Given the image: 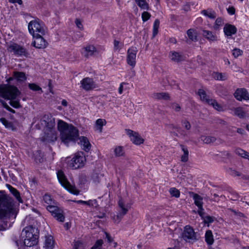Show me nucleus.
Returning <instances> with one entry per match:
<instances>
[{
    "instance_id": "nucleus-50",
    "label": "nucleus",
    "mask_w": 249,
    "mask_h": 249,
    "mask_svg": "<svg viewBox=\"0 0 249 249\" xmlns=\"http://www.w3.org/2000/svg\"><path fill=\"white\" fill-rule=\"evenodd\" d=\"M106 238L109 243H112V246L113 248H116L117 246V243L116 242H113L112 237L107 233L105 232Z\"/></svg>"
},
{
    "instance_id": "nucleus-60",
    "label": "nucleus",
    "mask_w": 249,
    "mask_h": 249,
    "mask_svg": "<svg viewBox=\"0 0 249 249\" xmlns=\"http://www.w3.org/2000/svg\"><path fill=\"white\" fill-rule=\"evenodd\" d=\"M73 202H75L78 204H88V201H84L82 200H77V201H73Z\"/></svg>"
},
{
    "instance_id": "nucleus-58",
    "label": "nucleus",
    "mask_w": 249,
    "mask_h": 249,
    "mask_svg": "<svg viewBox=\"0 0 249 249\" xmlns=\"http://www.w3.org/2000/svg\"><path fill=\"white\" fill-rule=\"evenodd\" d=\"M228 12L229 14L232 15L235 13V9L233 7H230L227 9Z\"/></svg>"
},
{
    "instance_id": "nucleus-24",
    "label": "nucleus",
    "mask_w": 249,
    "mask_h": 249,
    "mask_svg": "<svg viewBox=\"0 0 249 249\" xmlns=\"http://www.w3.org/2000/svg\"><path fill=\"white\" fill-rule=\"evenodd\" d=\"M107 121L104 119H98L95 122L94 128L96 131L101 133L103 131V127L106 125Z\"/></svg>"
},
{
    "instance_id": "nucleus-13",
    "label": "nucleus",
    "mask_w": 249,
    "mask_h": 249,
    "mask_svg": "<svg viewBox=\"0 0 249 249\" xmlns=\"http://www.w3.org/2000/svg\"><path fill=\"white\" fill-rule=\"evenodd\" d=\"M126 134L128 136L131 142L134 144L139 145L144 142V139L136 131L131 129H125Z\"/></svg>"
},
{
    "instance_id": "nucleus-26",
    "label": "nucleus",
    "mask_w": 249,
    "mask_h": 249,
    "mask_svg": "<svg viewBox=\"0 0 249 249\" xmlns=\"http://www.w3.org/2000/svg\"><path fill=\"white\" fill-rule=\"evenodd\" d=\"M202 35L205 38L210 41H215L217 39L216 35L210 31L203 30Z\"/></svg>"
},
{
    "instance_id": "nucleus-59",
    "label": "nucleus",
    "mask_w": 249,
    "mask_h": 249,
    "mask_svg": "<svg viewBox=\"0 0 249 249\" xmlns=\"http://www.w3.org/2000/svg\"><path fill=\"white\" fill-rule=\"evenodd\" d=\"M1 103L3 104L4 107L7 109V110H9L10 111L12 112V113H15V111L11 108L8 105H7V104H4V103H3V102L1 101Z\"/></svg>"
},
{
    "instance_id": "nucleus-47",
    "label": "nucleus",
    "mask_w": 249,
    "mask_h": 249,
    "mask_svg": "<svg viewBox=\"0 0 249 249\" xmlns=\"http://www.w3.org/2000/svg\"><path fill=\"white\" fill-rule=\"evenodd\" d=\"M123 46V43L117 40L114 41V48L115 50L119 51Z\"/></svg>"
},
{
    "instance_id": "nucleus-36",
    "label": "nucleus",
    "mask_w": 249,
    "mask_h": 249,
    "mask_svg": "<svg viewBox=\"0 0 249 249\" xmlns=\"http://www.w3.org/2000/svg\"><path fill=\"white\" fill-rule=\"evenodd\" d=\"M43 200L47 205H51L55 204L54 201L52 199L51 196L49 195H44L43 196Z\"/></svg>"
},
{
    "instance_id": "nucleus-35",
    "label": "nucleus",
    "mask_w": 249,
    "mask_h": 249,
    "mask_svg": "<svg viewBox=\"0 0 249 249\" xmlns=\"http://www.w3.org/2000/svg\"><path fill=\"white\" fill-rule=\"evenodd\" d=\"M0 121L6 128L11 130L14 129V127L13 124L9 122L6 119L1 118L0 119Z\"/></svg>"
},
{
    "instance_id": "nucleus-57",
    "label": "nucleus",
    "mask_w": 249,
    "mask_h": 249,
    "mask_svg": "<svg viewBox=\"0 0 249 249\" xmlns=\"http://www.w3.org/2000/svg\"><path fill=\"white\" fill-rule=\"evenodd\" d=\"M125 84L124 83H122L120 84L118 89V92L120 94L123 93L124 91V85Z\"/></svg>"
},
{
    "instance_id": "nucleus-45",
    "label": "nucleus",
    "mask_w": 249,
    "mask_h": 249,
    "mask_svg": "<svg viewBox=\"0 0 249 249\" xmlns=\"http://www.w3.org/2000/svg\"><path fill=\"white\" fill-rule=\"evenodd\" d=\"M202 219L203 220V222L205 224L207 225V226H209V224L213 222V219L210 216H206L204 217L203 215L201 216Z\"/></svg>"
},
{
    "instance_id": "nucleus-64",
    "label": "nucleus",
    "mask_w": 249,
    "mask_h": 249,
    "mask_svg": "<svg viewBox=\"0 0 249 249\" xmlns=\"http://www.w3.org/2000/svg\"><path fill=\"white\" fill-rule=\"evenodd\" d=\"M12 80H13V78L12 77H10V78L7 79L6 81L8 82H9L10 81H11Z\"/></svg>"
},
{
    "instance_id": "nucleus-48",
    "label": "nucleus",
    "mask_w": 249,
    "mask_h": 249,
    "mask_svg": "<svg viewBox=\"0 0 249 249\" xmlns=\"http://www.w3.org/2000/svg\"><path fill=\"white\" fill-rule=\"evenodd\" d=\"M234 113L239 117H243L245 115V113L243 110L242 108L237 107L235 109Z\"/></svg>"
},
{
    "instance_id": "nucleus-61",
    "label": "nucleus",
    "mask_w": 249,
    "mask_h": 249,
    "mask_svg": "<svg viewBox=\"0 0 249 249\" xmlns=\"http://www.w3.org/2000/svg\"><path fill=\"white\" fill-rule=\"evenodd\" d=\"M30 216H26L23 222V224L24 225H25L26 224H27L28 223H29V221L30 220Z\"/></svg>"
},
{
    "instance_id": "nucleus-21",
    "label": "nucleus",
    "mask_w": 249,
    "mask_h": 249,
    "mask_svg": "<svg viewBox=\"0 0 249 249\" xmlns=\"http://www.w3.org/2000/svg\"><path fill=\"white\" fill-rule=\"evenodd\" d=\"M223 32L226 37L230 38L232 35L235 34L237 29L233 25L226 24L223 28Z\"/></svg>"
},
{
    "instance_id": "nucleus-41",
    "label": "nucleus",
    "mask_w": 249,
    "mask_h": 249,
    "mask_svg": "<svg viewBox=\"0 0 249 249\" xmlns=\"http://www.w3.org/2000/svg\"><path fill=\"white\" fill-rule=\"evenodd\" d=\"M188 37L192 40H196V33L194 30L190 29L187 31Z\"/></svg>"
},
{
    "instance_id": "nucleus-3",
    "label": "nucleus",
    "mask_w": 249,
    "mask_h": 249,
    "mask_svg": "<svg viewBox=\"0 0 249 249\" xmlns=\"http://www.w3.org/2000/svg\"><path fill=\"white\" fill-rule=\"evenodd\" d=\"M20 94V91L13 86L4 84L0 86V96L10 100V105L15 108H19V100L17 97Z\"/></svg>"
},
{
    "instance_id": "nucleus-2",
    "label": "nucleus",
    "mask_w": 249,
    "mask_h": 249,
    "mask_svg": "<svg viewBox=\"0 0 249 249\" xmlns=\"http://www.w3.org/2000/svg\"><path fill=\"white\" fill-rule=\"evenodd\" d=\"M18 211V205L7 202V196L4 191H0V219L5 220L15 218Z\"/></svg>"
},
{
    "instance_id": "nucleus-49",
    "label": "nucleus",
    "mask_w": 249,
    "mask_h": 249,
    "mask_svg": "<svg viewBox=\"0 0 249 249\" xmlns=\"http://www.w3.org/2000/svg\"><path fill=\"white\" fill-rule=\"evenodd\" d=\"M82 23L83 21L80 19L77 18L75 20V24L76 27L81 31H82L84 29V27Z\"/></svg>"
},
{
    "instance_id": "nucleus-5",
    "label": "nucleus",
    "mask_w": 249,
    "mask_h": 249,
    "mask_svg": "<svg viewBox=\"0 0 249 249\" xmlns=\"http://www.w3.org/2000/svg\"><path fill=\"white\" fill-rule=\"evenodd\" d=\"M39 231L37 228L32 226L25 227L22 231V236L25 245L32 247L36 244Z\"/></svg>"
},
{
    "instance_id": "nucleus-8",
    "label": "nucleus",
    "mask_w": 249,
    "mask_h": 249,
    "mask_svg": "<svg viewBox=\"0 0 249 249\" xmlns=\"http://www.w3.org/2000/svg\"><path fill=\"white\" fill-rule=\"evenodd\" d=\"M28 29L32 36L40 34L44 35L46 32V28L44 23L38 18L30 21L28 23Z\"/></svg>"
},
{
    "instance_id": "nucleus-30",
    "label": "nucleus",
    "mask_w": 249,
    "mask_h": 249,
    "mask_svg": "<svg viewBox=\"0 0 249 249\" xmlns=\"http://www.w3.org/2000/svg\"><path fill=\"white\" fill-rule=\"evenodd\" d=\"M201 14L210 18H214L216 17V13L211 9L204 10L201 11Z\"/></svg>"
},
{
    "instance_id": "nucleus-44",
    "label": "nucleus",
    "mask_w": 249,
    "mask_h": 249,
    "mask_svg": "<svg viewBox=\"0 0 249 249\" xmlns=\"http://www.w3.org/2000/svg\"><path fill=\"white\" fill-rule=\"evenodd\" d=\"M169 193L170 195L173 196H175L177 198L179 197L180 192L178 190L175 188H170L169 190Z\"/></svg>"
},
{
    "instance_id": "nucleus-56",
    "label": "nucleus",
    "mask_w": 249,
    "mask_h": 249,
    "mask_svg": "<svg viewBox=\"0 0 249 249\" xmlns=\"http://www.w3.org/2000/svg\"><path fill=\"white\" fill-rule=\"evenodd\" d=\"M172 108L176 111H178L180 109V107L179 105L176 103L172 104Z\"/></svg>"
},
{
    "instance_id": "nucleus-16",
    "label": "nucleus",
    "mask_w": 249,
    "mask_h": 249,
    "mask_svg": "<svg viewBox=\"0 0 249 249\" xmlns=\"http://www.w3.org/2000/svg\"><path fill=\"white\" fill-rule=\"evenodd\" d=\"M182 237L186 241L195 240L196 239V233L190 226H186L182 233Z\"/></svg>"
},
{
    "instance_id": "nucleus-27",
    "label": "nucleus",
    "mask_w": 249,
    "mask_h": 249,
    "mask_svg": "<svg viewBox=\"0 0 249 249\" xmlns=\"http://www.w3.org/2000/svg\"><path fill=\"white\" fill-rule=\"evenodd\" d=\"M137 5L142 10H148L149 5L146 0H134Z\"/></svg>"
},
{
    "instance_id": "nucleus-62",
    "label": "nucleus",
    "mask_w": 249,
    "mask_h": 249,
    "mask_svg": "<svg viewBox=\"0 0 249 249\" xmlns=\"http://www.w3.org/2000/svg\"><path fill=\"white\" fill-rule=\"evenodd\" d=\"M61 104H62L63 106L66 107V106H67L68 103H67V101H66V100H63L62 101V102H61Z\"/></svg>"
},
{
    "instance_id": "nucleus-17",
    "label": "nucleus",
    "mask_w": 249,
    "mask_h": 249,
    "mask_svg": "<svg viewBox=\"0 0 249 249\" xmlns=\"http://www.w3.org/2000/svg\"><path fill=\"white\" fill-rule=\"evenodd\" d=\"M80 84L81 87L86 90H89L96 87L93 80L89 77L82 79Z\"/></svg>"
},
{
    "instance_id": "nucleus-29",
    "label": "nucleus",
    "mask_w": 249,
    "mask_h": 249,
    "mask_svg": "<svg viewBox=\"0 0 249 249\" xmlns=\"http://www.w3.org/2000/svg\"><path fill=\"white\" fill-rule=\"evenodd\" d=\"M170 58L174 61L178 62L182 60V57L178 53L172 52L169 54Z\"/></svg>"
},
{
    "instance_id": "nucleus-12",
    "label": "nucleus",
    "mask_w": 249,
    "mask_h": 249,
    "mask_svg": "<svg viewBox=\"0 0 249 249\" xmlns=\"http://www.w3.org/2000/svg\"><path fill=\"white\" fill-rule=\"evenodd\" d=\"M197 94L202 101L212 106L216 110L218 111H222L224 110V107L219 105L215 100L208 98L206 93L203 89H199L197 92Z\"/></svg>"
},
{
    "instance_id": "nucleus-32",
    "label": "nucleus",
    "mask_w": 249,
    "mask_h": 249,
    "mask_svg": "<svg viewBox=\"0 0 249 249\" xmlns=\"http://www.w3.org/2000/svg\"><path fill=\"white\" fill-rule=\"evenodd\" d=\"M206 242L209 245H211L213 242V238L212 232L210 230H208L205 233Z\"/></svg>"
},
{
    "instance_id": "nucleus-52",
    "label": "nucleus",
    "mask_w": 249,
    "mask_h": 249,
    "mask_svg": "<svg viewBox=\"0 0 249 249\" xmlns=\"http://www.w3.org/2000/svg\"><path fill=\"white\" fill-rule=\"evenodd\" d=\"M151 17V15L147 12H144L142 14V18L143 21L148 20Z\"/></svg>"
},
{
    "instance_id": "nucleus-42",
    "label": "nucleus",
    "mask_w": 249,
    "mask_h": 249,
    "mask_svg": "<svg viewBox=\"0 0 249 249\" xmlns=\"http://www.w3.org/2000/svg\"><path fill=\"white\" fill-rule=\"evenodd\" d=\"M160 26V21L158 19L155 20L153 27V36H155L158 32V29Z\"/></svg>"
},
{
    "instance_id": "nucleus-55",
    "label": "nucleus",
    "mask_w": 249,
    "mask_h": 249,
    "mask_svg": "<svg viewBox=\"0 0 249 249\" xmlns=\"http://www.w3.org/2000/svg\"><path fill=\"white\" fill-rule=\"evenodd\" d=\"M9 2L14 4L15 5L18 4L19 5H21L22 4V0H8Z\"/></svg>"
},
{
    "instance_id": "nucleus-54",
    "label": "nucleus",
    "mask_w": 249,
    "mask_h": 249,
    "mask_svg": "<svg viewBox=\"0 0 249 249\" xmlns=\"http://www.w3.org/2000/svg\"><path fill=\"white\" fill-rule=\"evenodd\" d=\"M182 125L183 127H184L187 130L189 129L191 127V125L190 123L187 121L186 120L182 121Z\"/></svg>"
},
{
    "instance_id": "nucleus-7",
    "label": "nucleus",
    "mask_w": 249,
    "mask_h": 249,
    "mask_svg": "<svg viewBox=\"0 0 249 249\" xmlns=\"http://www.w3.org/2000/svg\"><path fill=\"white\" fill-rule=\"evenodd\" d=\"M68 166L72 169H77L82 168L86 162L85 155L82 152L76 153L71 159L69 158L66 159Z\"/></svg>"
},
{
    "instance_id": "nucleus-18",
    "label": "nucleus",
    "mask_w": 249,
    "mask_h": 249,
    "mask_svg": "<svg viewBox=\"0 0 249 249\" xmlns=\"http://www.w3.org/2000/svg\"><path fill=\"white\" fill-rule=\"evenodd\" d=\"M234 95L235 98L239 101L249 100V94L245 89H236Z\"/></svg>"
},
{
    "instance_id": "nucleus-20",
    "label": "nucleus",
    "mask_w": 249,
    "mask_h": 249,
    "mask_svg": "<svg viewBox=\"0 0 249 249\" xmlns=\"http://www.w3.org/2000/svg\"><path fill=\"white\" fill-rule=\"evenodd\" d=\"M193 199L196 205L198 207V213L200 216L204 215V210L203 209L202 197L197 194H194Z\"/></svg>"
},
{
    "instance_id": "nucleus-33",
    "label": "nucleus",
    "mask_w": 249,
    "mask_h": 249,
    "mask_svg": "<svg viewBox=\"0 0 249 249\" xmlns=\"http://www.w3.org/2000/svg\"><path fill=\"white\" fill-rule=\"evenodd\" d=\"M153 97L156 99H168L169 95L168 94L164 92L155 93L153 94Z\"/></svg>"
},
{
    "instance_id": "nucleus-25",
    "label": "nucleus",
    "mask_w": 249,
    "mask_h": 249,
    "mask_svg": "<svg viewBox=\"0 0 249 249\" xmlns=\"http://www.w3.org/2000/svg\"><path fill=\"white\" fill-rule=\"evenodd\" d=\"M54 247V242L53 237L51 235L46 236L44 248L45 249H53Z\"/></svg>"
},
{
    "instance_id": "nucleus-6",
    "label": "nucleus",
    "mask_w": 249,
    "mask_h": 249,
    "mask_svg": "<svg viewBox=\"0 0 249 249\" xmlns=\"http://www.w3.org/2000/svg\"><path fill=\"white\" fill-rule=\"evenodd\" d=\"M4 38L8 52L18 56H25L26 55L25 50L15 42L17 40V37L14 34L6 35Z\"/></svg>"
},
{
    "instance_id": "nucleus-53",
    "label": "nucleus",
    "mask_w": 249,
    "mask_h": 249,
    "mask_svg": "<svg viewBox=\"0 0 249 249\" xmlns=\"http://www.w3.org/2000/svg\"><path fill=\"white\" fill-rule=\"evenodd\" d=\"M88 203L87 205L89 206L96 207L98 205L97 201L95 199L88 200Z\"/></svg>"
},
{
    "instance_id": "nucleus-43",
    "label": "nucleus",
    "mask_w": 249,
    "mask_h": 249,
    "mask_svg": "<svg viewBox=\"0 0 249 249\" xmlns=\"http://www.w3.org/2000/svg\"><path fill=\"white\" fill-rule=\"evenodd\" d=\"M182 150L183 152V154L181 156V161L185 162L188 160V151L184 146H182Z\"/></svg>"
},
{
    "instance_id": "nucleus-40",
    "label": "nucleus",
    "mask_w": 249,
    "mask_h": 249,
    "mask_svg": "<svg viewBox=\"0 0 249 249\" xmlns=\"http://www.w3.org/2000/svg\"><path fill=\"white\" fill-rule=\"evenodd\" d=\"M201 140L204 143H210L214 142L215 139L214 137L211 136H203L201 137Z\"/></svg>"
},
{
    "instance_id": "nucleus-23",
    "label": "nucleus",
    "mask_w": 249,
    "mask_h": 249,
    "mask_svg": "<svg viewBox=\"0 0 249 249\" xmlns=\"http://www.w3.org/2000/svg\"><path fill=\"white\" fill-rule=\"evenodd\" d=\"M79 142L81 148L86 152L89 151L91 148V144L87 138L81 136L79 138Z\"/></svg>"
},
{
    "instance_id": "nucleus-4",
    "label": "nucleus",
    "mask_w": 249,
    "mask_h": 249,
    "mask_svg": "<svg viewBox=\"0 0 249 249\" xmlns=\"http://www.w3.org/2000/svg\"><path fill=\"white\" fill-rule=\"evenodd\" d=\"M41 125L46 127V137L45 140L48 142L55 141L58 137L55 130L52 129L55 125L54 119L49 114L45 115L41 120Z\"/></svg>"
},
{
    "instance_id": "nucleus-51",
    "label": "nucleus",
    "mask_w": 249,
    "mask_h": 249,
    "mask_svg": "<svg viewBox=\"0 0 249 249\" xmlns=\"http://www.w3.org/2000/svg\"><path fill=\"white\" fill-rule=\"evenodd\" d=\"M28 86L29 88L34 91L41 90V92L42 91L41 89L36 84H29Z\"/></svg>"
},
{
    "instance_id": "nucleus-28",
    "label": "nucleus",
    "mask_w": 249,
    "mask_h": 249,
    "mask_svg": "<svg viewBox=\"0 0 249 249\" xmlns=\"http://www.w3.org/2000/svg\"><path fill=\"white\" fill-rule=\"evenodd\" d=\"M13 76L17 81L20 82L24 81L26 79L25 73L22 72H15Z\"/></svg>"
},
{
    "instance_id": "nucleus-15",
    "label": "nucleus",
    "mask_w": 249,
    "mask_h": 249,
    "mask_svg": "<svg viewBox=\"0 0 249 249\" xmlns=\"http://www.w3.org/2000/svg\"><path fill=\"white\" fill-rule=\"evenodd\" d=\"M43 35L41 34L36 35L33 36V42L32 45L37 49L45 48L48 45V42L43 37Z\"/></svg>"
},
{
    "instance_id": "nucleus-34",
    "label": "nucleus",
    "mask_w": 249,
    "mask_h": 249,
    "mask_svg": "<svg viewBox=\"0 0 249 249\" xmlns=\"http://www.w3.org/2000/svg\"><path fill=\"white\" fill-rule=\"evenodd\" d=\"M114 153L116 157H121L124 155V151L123 147L117 146L114 149Z\"/></svg>"
},
{
    "instance_id": "nucleus-46",
    "label": "nucleus",
    "mask_w": 249,
    "mask_h": 249,
    "mask_svg": "<svg viewBox=\"0 0 249 249\" xmlns=\"http://www.w3.org/2000/svg\"><path fill=\"white\" fill-rule=\"evenodd\" d=\"M242 53L243 51L238 48H234L232 51V54L234 58H237L238 56H241Z\"/></svg>"
},
{
    "instance_id": "nucleus-31",
    "label": "nucleus",
    "mask_w": 249,
    "mask_h": 249,
    "mask_svg": "<svg viewBox=\"0 0 249 249\" xmlns=\"http://www.w3.org/2000/svg\"><path fill=\"white\" fill-rule=\"evenodd\" d=\"M6 186L9 189L10 192L15 196L17 200L19 202H21V198L20 197V195L18 192L15 188L12 187L10 185H7Z\"/></svg>"
},
{
    "instance_id": "nucleus-19",
    "label": "nucleus",
    "mask_w": 249,
    "mask_h": 249,
    "mask_svg": "<svg viewBox=\"0 0 249 249\" xmlns=\"http://www.w3.org/2000/svg\"><path fill=\"white\" fill-rule=\"evenodd\" d=\"M81 53L85 57H89L96 53V49L94 46L89 45L82 48Z\"/></svg>"
},
{
    "instance_id": "nucleus-39",
    "label": "nucleus",
    "mask_w": 249,
    "mask_h": 249,
    "mask_svg": "<svg viewBox=\"0 0 249 249\" xmlns=\"http://www.w3.org/2000/svg\"><path fill=\"white\" fill-rule=\"evenodd\" d=\"M213 77L215 79L218 80H224L227 78V75L225 74L218 72L214 73Z\"/></svg>"
},
{
    "instance_id": "nucleus-9",
    "label": "nucleus",
    "mask_w": 249,
    "mask_h": 249,
    "mask_svg": "<svg viewBox=\"0 0 249 249\" xmlns=\"http://www.w3.org/2000/svg\"><path fill=\"white\" fill-rule=\"evenodd\" d=\"M56 174L58 181L62 186L72 194L74 195L79 194V191L76 189L74 186L71 185L68 181L65 175L62 170H58Z\"/></svg>"
},
{
    "instance_id": "nucleus-38",
    "label": "nucleus",
    "mask_w": 249,
    "mask_h": 249,
    "mask_svg": "<svg viewBox=\"0 0 249 249\" xmlns=\"http://www.w3.org/2000/svg\"><path fill=\"white\" fill-rule=\"evenodd\" d=\"M235 153L236 154L242 157L249 159V154L243 149L238 148L236 149Z\"/></svg>"
},
{
    "instance_id": "nucleus-14",
    "label": "nucleus",
    "mask_w": 249,
    "mask_h": 249,
    "mask_svg": "<svg viewBox=\"0 0 249 249\" xmlns=\"http://www.w3.org/2000/svg\"><path fill=\"white\" fill-rule=\"evenodd\" d=\"M138 50L136 47H131L127 51L126 62L127 64L134 68L136 64V54Z\"/></svg>"
},
{
    "instance_id": "nucleus-63",
    "label": "nucleus",
    "mask_w": 249,
    "mask_h": 249,
    "mask_svg": "<svg viewBox=\"0 0 249 249\" xmlns=\"http://www.w3.org/2000/svg\"><path fill=\"white\" fill-rule=\"evenodd\" d=\"M65 227H66L67 229H68L69 228V224L68 223H66L64 225Z\"/></svg>"
},
{
    "instance_id": "nucleus-22",
    "label": "nucleus",
    "mask_w": 249,
    "mask_h": 249,
    "mask_svg": "<svg viewBox=\"0 0 249 249\" xmlns=\"http://www.w3.org/2000/svg\"><path fill=\"white\" fill-rule=\"evenodd\" d=\"M103 241L102 240H97L91 249H102L101 248ZM73 249H85L84 245L79 241L75 242L73 245Z\"/></svg>"
},
{
    "instance_id": "nucleus-37",
    "label": "nucleus",
    "mask_w": 249,
    "mask_h": 249,
    "mask_svg": "<svg viewBox=\"0 0 249 249\" xmlns=\"http://www.w3.org/2000/svg\"><path fill=\"white\" fill-rule=\"evenodd\" d=\"M224 24V20L222 18H217L213 25V28L215 30L219 29V27Z\"/></svg>"
},
{
    "instance_id": "nucleus-11",
    "label": "nucleus",
    "mask_w": 249,
    "mask_h": 249,
    "mask_svg": "<svg viewBox=\"0 0 249 249\" xmlns=\"http://www.w3.org/2000/svg\"><path fill=\"white\" fill-rule=\"evenodd\" d=\"M46 209L57 221L61 222L64 221L65 216L63 214V212L57 207L55 203L54 204L46 205Z\"/></svg>"
},
{
    "instance_id": "nucleus-1",
    "label": "nucleus",
    "mask_w": 249,
    "mask_h": 249,
    "mask_svg": "<svg viewBox=\"0 0 249 249\" xmlns=\"http://www.w3.org/2000/svg\"><path fill=\"white\" fill-rule=\"evenodd\" d=\"M57 129L60 132L61 142L67 146L75 143L78 138V130L72 125H69L62 120L58 121Z\"/></svg>"
},
{
    "instance_id": "nucleus-10",
    "label": "nucleus",
    "mask_w": 249,
    "mask_h": 249,
    "mask_svg": "<svg viewBox=\"0 0 249 249\" xmlns=\"http://www.w3.org/2000/svg\"><path fill=\"white\" fill-rule=\"evenodd\" d=\"M132 203L127 199H120L118 201V205L120 211L113 219L115 222H119L123 217L127 213L130 209Z\"/></svg>"
}]
</instances>
